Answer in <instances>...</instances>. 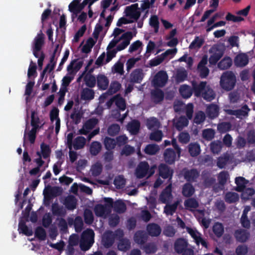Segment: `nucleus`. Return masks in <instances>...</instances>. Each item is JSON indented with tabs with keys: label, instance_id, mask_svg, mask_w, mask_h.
I'll return each instance as SVG.
<instances>
[{
	"label": "nucleus",
	"instance_id": "dca6fc26",
	"mask_svg": "<svg viewBox=\"0 0 255 255\" xmlns=\"http://www.w3.org/2000/svg\"><path fill=\"white\" fill-rule=\"evenodd\" d=\"M208 57L205 56L198 64V70L201 77H206L209 74V70L206 66L207 63Z\"/></svg>",
	"mask_w": 255,
	"mask_h": 255
},
{
	"label": "nucleus",
	"instance_id": "412c9836",
	"mask_svg": "<svg viewBox=\"0 0 255 255\" xmlns=\"http://www.w3.org/2000/svg\"><path fill=\"white\" fill-rule=\"evenodd\" d=\"M97 83L99 89L105 90L109 86V80L105 75L99 74L97 77Z\"/></svg>",
	"mask_w": 255,
	"mask_h": 255
},
{
	"label": "nucleus",
	"instance_id": "f3484780",
	"mask_svg": "<svg viewBox=\"0 0 255 255\" xmlns=\"http://www.w3.org/2000/svg\"><path fill=\"white\" fill-rule=\"evenodd\" d=\"M250 109L247 106H244L240 110H232L230 109L225 110L226 112L231 115H235L237 117L242 118L243 117L246 116Z\"/></svg>",
	"mask_w": 255,
	"mask_h": 255
},
{
	"label": "nucleus",
	"instance_id": "7ed1b4c3",
	"mask_svg": "<svg viewBox=\"0 0 255 255\" xmlns=\"http://www.w3.org/2000/svg\"><path fill=\"white\" fill-rule=\"evenodd\" d=\"M113 206V201L112 198H105L103 203L99 204L95 206L94 212L98 217L106 218L111 212Z\"/></svg>",
	"mask_w": 255,
	"mask_h": 255
},
{
	"label": "nucleus",
	"instance_id": "2eb2a0df",
	"mask_svg": "<svg viewBox=\"0 0 255 255\" xmlns=\"http://www.w3.org/2000/svg\"><path fill=\"white\" fill-rule=\"evenodd\" d=\"M98 120L96 119H91L87 121L84 125L82 128H81L79 132L81 134H86L90 130L95 127L98 124Z\"/></svg>",
	"mask_w": 255,
	"mask_h": 255
},
{
	"label": "nucleus",
	"instance_id": "052dcab7",
	"mask_svg": "<svg viewBox=\"0 0 255 255\" xmlns=\"http://www.w3.org/2000/svg\"><path fill=\"white\" fill-rule=\"evenodd\" d=\"M97 40L94 39L92 38H89L86 41V44L83 46L82 50L85 53H88L96 43Z\"/></svg>",
	"mask_w": 255,
	"mask_h": 255
},
{
	"label": "nucleus",
	"instance_id": "de8ad7c7",
	"mask_svg": "<svg viewBox=\"0 0 255 255\" xmlns=\"http://www.w3.org/2000/svg\"><path fill=\"white\" fill-rule=\"evenodd\" d=\"M235 182L237 184L236 190L239 192L245 188V185L248 183V181L242 177H237Z\"/></svg>",
	"mask_w": 255,
	"mask_h": 255
},
{
	"label": "nucleus",
	"instance_id": "20e7f679",
	"mask_svg": "<svg viewBox=\"0 0 255 255\" xmlns=\"http://www.w3.org/2000/svg\"><path fill=\"white\" fill-rule=\"evenodd\" d=\"M88 0H84L81 2V0H73L70 3L68 6V10L72 13V20L77 18L78 15L82 9L88 4Z\"/></svg>",
	"mask_w": 255,
	"mask_h": 255
},
{
	"label": "nucleus",
	"instance_id": "f257e3e1",
	"mask_svg": "<svg viewBox=\"0 0 255 255\" xmlns=\"http://www.w3.org/2000/svg\"><path fill=\"white\" fill-rule=\"evenodd\" d=\"M192 86L196 96H201L205 100L209 101L214 99L215 93L210 86L207 85L206 82H201L200 83L193 82Z\"/></svg>",
	"mask_w": 255,
	"mask_h": 255
},
{
	"label": "nucleus",
	"instance_id": "c03bdc74",
	"mask_svg": "<svg viewBox=\"0 0 255 255\" xmlns=\"http://www.w3.org/2000/svg\"><path fill=\"white\" fill-rule=\"evenodd\" d=\"M199 204L197 200L193 198H190L185 201L184 206L185 208L191 211L194 210L198 207Z\"/></svg>",
	"mask_w": 255,
	"mask_h": 255
},
{
	"label": "nucleus",
	"instance_id": "4d7b16f0",
	"mask_svg": "<svg viewBox=\"0 0 255 255\" xmlns=\"http://www.w3.org/2000/svg\"><path fill=\"white\" fill-rule=\"evenodd\" d=\"M112 2V0H104L102 1L101 5L103 9L101 13V17H104L106 15L109 13L110 8L109 7Z\"/></svg>",
	"mask_w": 255,
	"mask_h": 255
},
{
	"label": "nucleus",
	"instance_id": "58836bf2",
	"mask_svg": "<svg viewBox=\"0 0 255 255\" xmlns=\"http://www.w3.org/2000/svg\"><path fill=\"white\" fill-rule=\"evenodd\" d=\"M31 125L32 127V128L37 129H38L42 127V125L41 124L39 118L37 116L36 113L34 111L32 112L31 113Z\"/></svg>",
	"mask_w": 255,
	"mask_h": 255
},
{
	"label": "nucleus",
	"instance_id": "423d86ee",
	"mask_svg": "<svg viewBox=\"0 0 255 255\" xmlns=\"http://www.w3.org/2000/svg\"><path fill=\"white\" fill-rule=\"evenodd\" d=\"M125 16L129 17L133 22L136 21L139 18L141 11L137 3L127 6L125 10Z\"/></svg>",
	"mask_w": 255,
	"mask_h": 255
},
{
	"label": "nucleus",
	"instance_id": "c756f323",
	"mask_svg": "<svg viewBox=\"0 0 255 255\" xmlns=\"http://www.w3.org/2000/svg\"><path fill=\"white\" fill-rule=\"evenodd\" d=\"M159 175L163 178L170 177L171 179L172 175V171L170 170L167 166L162 164L159 166Z\"/></svg>",
	"mask_w": 255,
	"mask_h": 255
},
{
	"label": "nucleus",
	"instance_id": "a18cd8bd",
	"mask_svg": "<svg viewBox=\"0 0 255 255\" xmlns=\"http://www.w3.org/2000/svg\"><path fill=\"white\" fill-rule=\"evenodd\" d=\"M149 24L153 29L155 33H157L159 29V22L157 15H151L149 20Z\"/></svg>",
	"mask_w": 255,
	"mask_h": 255
},
{
	"label": "nucleus",
	"instance_id": "393cba45",
	"mask_svg": "<svg viewBox=\"0 0 255 255\" xmlns=\"http://www.w3.org/2000/svg\"><path fill=\"white\" fill-rule=\"evenodd\" d=\"M124 30L116 28L114 29L113 35L114 36V39L110 43V47H115L120 40L121 35L125 33Z\"/></svg>",
	"mask_w": 255,
	"mask_h": 255
},
{
	"label": "nucleus",
	"instance_id": "6e6d98bb",
	"mask_svg": "<svg viewBox=\"0 0 255 255\" xmlns=\"http://www.w3.org/2000/svg\"><path fill=\"white\" fill-rule=\"evenodd\" d=\"M159 150V146L155 144H148L144 149V152L149 155L155 154Z\"/></svg>",
	"mask_w": 255,
	"mask_h": 255
},
{
	"label": "nucleus",
	"instance_id": "0e129e2a",
	"mask_svg": "<svg viewBox=\"0 0 255 255\" xmlns=\"http://www.w3.org/2000/svg\"><path fill=\"white\" fill-rule=\"evenodd\" d=\"M210 148L213 153L218 154L222 148L221 142L218 140L212 142L210 144Z\"/></svg>",
	"mask_w": 255,
	"mask_h": 255
},
{
	"label": "nucleus",
	"instance_id": "680f3d73",
	"mask_svg": "<svg viewBox=\"0 0 255 255\" xmlns=\"http://www.w3.org/2000/svg\"><path fill=\"white\" fill-rule=\"evenodd\" d=\"M242 199L245 200L249 199L255 193L252 188H245L242 191Z\"/></svg>",
	"mask_w": 255,
	"mask_h": 255
},
{
	"label": "nucleus",
	"instance_id": "f8f14e48",
	"mask_svg": "<svg viewBox=\"0 0 255 255\" xmlns=\"http://www.w3.org/2000/svg\"><path fill=\"white\" fill-rule=\"evenodd\" d=\"M167 75L165 72L161 71L154 76L152 83L155 87H163L167 80Z\"/></svg>",
	"mask_w": 255,
	"mask_h": 255
},
{
	"label": "nucleus",
	"instance_id": "8fccbe9b",
	"mask_svg": "<svg viewBox=\"0 0 255 255\" xmlns=\"http://www.w3.org/2000/svg\"><path fill=\"white\" fill-rule=\"evenodd\" d=\"M188 124V120L185 117H180L177 120H174V125L178 130L182 129L184 127Z\"/></svg>",
	"mask_w": 255,
	"mask_h": 255
},
{
	"label": "nucleus",
	"instance_id": "a19ab883",
	"mask_svg": "<svg viewBox=\"0 0 255 255\" xmlns=\"http://www.w3.org/2000/svg\"><path fill=\"white\" fill-rule=\"evenodd\" d=\"M86 143V139L83 136H78L76 137L73 143H72V146L75 149H79L82 148Z\"/></svg>",
	"mask_w": 255,
	"mask_h": 255
},
{
	"label": "nucleus",
	"instance_id": "4468645a",
	"mask_svg": "<svg viewBox=\"0 0 255 255\" xmlns=\"http://www.w3.org/2000/svg\"><path fill=\"white\" fill-rule=\"evenodd\" d=\"M44 42V35L38 34L35 38L34 41L33 54L36 57H39V51Z\"/></svg>",
	"mask_w": 255,
	"mask_h": 255
},
{
	"label": "nucleus",
	"instance_id": "bb28decb",
	"mask_svg": "<svg viewBox=\"0 0 255 255\" xmlns=\"http://www.w3.org/2000/svg\"><path fill=\"white\" fill-rule=\"evenodd\" d=\"M251 207L249 206H246L244 207L243 214L241 218V222L242 226L245 228H249L250 226V222L247 217V214L251 211Z\"/></svg>",
	"mask_w": 255,
	"mask_h": 255
},
{
	"label": "nucleus",
	"instance_id": "ddd939ff",
	"mask_svg": "<svg viewBox=\"0 0 255 255\" xmlns=\"http://www.w3.org/2000/svg\"><path fill=\"white\" fill-rule=\"evenodd\" d=\"M171 186L170 183L160 194L159 199L162 203H169L172 200L173 196L172 194Z\"/></svg>",
	"mask_w": 255,
	"mask_h": 255
},
{
	"label": "nucleus",
	"instance_id": "a878e982",
	"mask_svg": "<svg viewBox=\"0 0 255 255\" xmlns=\"http://www.w3.org/2000/svg\"><path fill=\"white\" fill-rule=\"evenodd\" d=\"M180 202V201L177 200L172 204L166 203L164 208V213L166 215H172L176 212Z\"/></svg>",
	"mask_w": 255,
	"mask_h": 255
},
{
	"label": "nucleus",
	"instance_id": "3c124183",
	"mask_svg": "<svg viewBox=\"0 0 255 255\" xmlns=\"http://www.w3.org/2000/svg\"><path fill=\"white\" fill-rule=\"evenodd\" d=\"M239 199V195L235 192H229L226 193L225 197V201L229 203H234Z\"/></svg>",
	"mask_w": 255,
	"mask_h": 255
},
{
	"label": "nucleus",
	"instance_id": "e433bc0d",
	"mask_svg": "<svg viewBox=\"0 0 255 255\" xmlns=\"http://www.w3.org/2000/svg\"><path fill=\"white\" fill-rule=\"evenodd\" d=\"M232 65V60L229 57L223 58L218 64L219 68L225 70L229 68Z\"/></svg>",
	"mask_w": 255,
	"mask_h": 255
},
{
	"label": "nucleus",
	"instance_id": "09e8293b",
	"mask_svg": "<svg viewBox=\"0 0 255 255\" xmlns=\"http://www.w3.org/2000/svg\"><path fill=\"white\" fill-rule=\"evenodd\" d=\"M179 92L181 96L184 98H189L192 94L190 87L186 85H182L180 87Z\"/></svg>",
	"mask_w": 255,
	"mask_h": 255
},
{
	"label": "nucleus",
	"instance_id": "2f4dec72",
	"mask_svg": "<svg viewBox=\"0 0 255 255\" xmlns=\"http://www.w3.org/2000/svg\"><path fill=\"white\" fill-rule=\"evenodd\" d=\"M184 178L189 181H194L199 176L198 171L194 169L185 170L183 171Z\"/></svg>",
	"mask_w": 255,
	"mask_h": 255
},
{
	"label": "nucleus",
	"instance_id": "72a5a7b5",
	"mask_svg": "<svg viewBox=\"0 0 255 255\" xmlns=\"http://www.w3.org/2000/svg\"><path fill=\"white\" fill-rule=\"evenodd\" d=\"M229 178V175L227 172L222 171L218 176V180L220 184L219 188L223 189L224 185L227 183Z\"/></svg>",
	"mask_w": 255,
	"mask_h": 255
},
{
	"label": "nucleus",
	"instance_id": "13d9d810",
	"mask_svg": "<svg viewBox=\"0 0 255 255\" xmlns=\"http://www.w3.org/2000/svg\"><path fill=\"white\" fill-rule=\"evenodd\" d=\"M189 151L192 156L198 155L200 152V147L198 144L191 143L188 145Z\"/></svg>",
	"mask_w": 255,
	"mask_h": 255
},
{
	"label": "nucleus",
	"instance_id": "4be33fe9",
	"mask_svg": "<svg viewBox=\"0 0 255 255\" xmlns=\"http://www.w3.org/2000/svg\"><path fill=\"white\" fill-rule=\"evenodd\" d=\"M164 158L166 162L172 164L179 157L176 156L175 151L172 149L167 148L164 152Z\"/></svg>",
	"mask_w": 255,
	"mask_h": 255
},
{
	"label": "nucleus",
	"instance_id": "a211bd4d",
	"mask_svg": "<svg viewBox=\"0 0 255 255\" xmlns=\"http://www.w3.org/2000/svg\"><path fill=\"white\" fill-rule=\"evenodd\" d=\"M74 136L73 133H69L67 136V144L70 149L69 157L72 162H74L77 158V154L76 152L72 151V139Z\"/></svg>",
	"mask_w": 255,
	"mask_h": 255
},
{
	"label": "nucleus",
	"instance_id": "774afa93",
	"mask_svg": "<svg viewBox=\"0 0 255 255\" xmlns=\"http://www.w3.org/2000/svg\"><path fill=\"white\" fill-rule=\"evenodd\" d=\"M101 149V143L97 141H94L92 143L90 146V152L93 155H96L100 151Z\"/></svg>",
	"mask_w": 255,
	"mask_h": 255
},
{
	"label": "nucleus",
	"instance_id": "ea45409f",
	"mask_svg": "<svg viewBox=\"0 0 255 255\" xmlns=\"http://www.w3.org/2000/svg\"><path fill=\"white\" fill-rule=\"evenodd\" d=\"M114 47H110V43L109 44L107 50V57L105 60V63H109L114 57L116 56V53L118 51L116 48L114 49Z\"/></svg>",
	"mask_w": 255,
	"mask_h": 255
},
{
	"label": "nucleus",
	"instance_id": "69168bd1",
	"mask_svg": "<svg viewBox=\"0 0 255 255\" xmlns=\"http://www.w3.org/2000/svg\"><path fill=\"white\" fill-rule=\"evenodd\" d=\"M152 97L154 101L158 103L163 100L164 95L161 90L156 89L152 92Z\"/></svg>",
	"mask_w": 255,
	"mask_h": 255
},
{
	"label": "nucleus",
	"instance_id": "c85d7f7f",
	"mask_svg": "<svg viewBox=\"0 0 255 255\" xmlns=\"http://www.w3.org/2000/svg\"><path fill=\"white\" fill-rule=\"evenodd\" d=\"M219 109L218 106L212 104L207 107L206 112L211 119L216 118L219 115Z\"/></svg>",
	"mask_w": 255,
	"mask_h": 255
},
{
	"label": "nucleus",
	"instance_id": "cd10ccee",
	"mask_svg": "<svg viewBox=\"0 0 255 255\" xmlns=\"http://www.w3.org/2000/svg\"><path fill=\"white\" fill-rule=\"evenodd\" d=\"M249 61L248 57L245 54H238L235 59V64L238 67L246 66Z\"/></svg>",
	"mask_w": 255,
	"mask_h": 255
},
{
	"label": "nucleus",
	"instance_id": "c9c22d12",
	"mask_svg": "<svg viewBox=\"0 0 255 255\" xmlns=\"http://www.w3.org/2000/svg\"><path fill=\"white\" fill-rule=\"evenodd\" d=\"M212 230L214 234L218 238L221 237L224 232L223 225L219 222H216L214 224L212 227Z\"/></svg>",
	"mask_w": 255,
	"mask_h": 255
},
{
	"label": "nucleus",
	"instance_id": "e2e57ef3",
	"mask_svg": "<svg viewBox=\"0 0 255 255\" xmlns=\"http://www.w3.org/2000/svg\"><path fill=\"white\" fill-rule=\"evenodd\" d=\"M115 210L119 213H124L126 210L125 204L121 200H118L114 204Z\"/></svg>",
	"mask_w": 255,
	"mask_h": 255
},
{
	"label": "nucleus",
	"instance_id": "b1692460",
	"mask_svg": "<svg viewBox=\"0 0 255 255\" xmlns=\"http://www.w3.org/2000/svg\"><path fill=\"white\" fill-rule=\"evenodd\" d=\"M148 234L152 237H157L159 236L161 232L160 227L156 224H148L146 228Z\"/></svg>",
	"mask_w": 255,
	"mask_h": 255
},
{
	"label": "nucleus",
	"instance_id": "37998d69",
	"mask_svg": "<svg viewBox=\"0 0 255 255\" xmlns=\"http://www.w3.org/2000/svg\"><path fill=\"white\" fill-rule=\"evenodd\" d=\"M195 189L190 183L185 184L182 188V194L185 197L191 196L194 193Z\"/></svg>",
	"mask_w": 255,
	"mask_h": 255
},
{
	"label": "nucleus",
	"instance_id": "6e6552de",
	"mask_svg": "<svg viewBox=\"0 0 255 255\" xmlns=\"http://www.w3.org/2000/svg\"><path fill=\"white\" fill-rule=\"evenodd\" d=\"M176 52V48L168 49L163 53L150 60L149 64L150 66H157L170 55L173 56L175 54Z\"/></svg>",
	"mask_w": 255,
	"mask_h": 255
},
{
	"label": "nucleus",
	"instance_id": "1a4fd4ad",
	"mask_svg": "<svg viewBox=\"0 0 255 255\" xmlns=\"http://www.w3.org/2000/svg\"><path fill=\"white\" fill-rule=\"evenodd\" d=\"M210 54L209 59L210 64L215 65L223 56L224 52L222 48L218 45H214L209 51Z\"/></svg>",
	"mask_w": 255,
	"mask_h": 255
},
{
	"label": "nucleus",
	"instance_id": "aec40b11",
	"mask_svg": "<svg viewBox=\"0 0 255 255\" xmlns=\"http://www.w3.org/2000/svg\"><path fill=\"white\" fill-rule=\"evenodd\" d=\"M82 66V63L78 60H73L68 66L67 70L68 74L74 76Z\"/></svg>",
	"mask_w": 255,
	"mask_h": 255
},
{
	"label": "nucleus",
	"instance_id": "79ce46f5",
	"mask_svg": "<svg viewBox=\"0 0 255 255\" xmlns=\"http://www.w3.org/2000/svg\"><path fill=\"white\" fill-rule=\"evenodd\" d=\"M102 171V165L99 162H97L91 166L90 172L93 176L99 175Z\"/></svg>",
	"mask_w": 255,
	"mask_h": 255
},
{
	"label": "nucleus",
	"instance_id": "6ab92c4d",
	"mask_svg": "<svg viewBox=\"0 0 255 255\" xmlns=\"http://www.w3.org/2000/svg\"><path fill=\"white\" fill-rule=\"evenodd\" d=\"M144 77L143 70L141 69H136L133 71L130 75V81L133 83H139Z\"/></svg>",
	"mask_w": 255,
	"mask_h": 255
},
{
	"label": "nucleus",
	"instance_id": "bf43d9fd",
	"mask_svg": "<svg viewBox=\"0 0 255 255\" xmlns=\"http://www.w3.org/2000/svg\"><path fill=\"white\" fill-rule=\"evenodd\" d=\"M37 130L38 129H34L33 128H32L31 130L27 131V129H26L24 135V140L26 139V138H27L31 143H33L35 140L36 133Z\"/></svg>",
	"mask_w": 255,
	"mask_h": 255
},
{
	"label": "nucleus",
	"instance_id": "5fc2aeb1",
	"mask_svg": "<svg viewBox=\"0 0 255 255\" xmlns=\"http://www.w3.org/2000/svg\"><path fill=\"white\" fill-rule=\"evenodd\" d=\"M139 127V123L137 121H133L128 124L127 128L131 133L135 134L138 132Z\"/></svg>",
	"mask_w": 255,
	"mask_h": 255
},
{
	"label": "nucleus",
	"instance_id": "603ef678",
	"mask_svg": "<svg viewBox=\"0 0 255 255\" xmlns=\"http://www.w3.org/2000/svg\"><path fill=\"white\" fill-rule=\"evenodd\" d=\"M147 239V236L143 232H137L134 236V241L138 244H143Z\"/></svg>",
	"mask_w": 255,
	"mask_h": 255
},
{
	"label": "nucleus",
	"instance_id": "9b49d317",
	"mask_svg": "<svg viewBox=\"0 0 255 255\" xmlns=\"http://www.w3.org/2000/svg\"><path fill=\"white\" fill-rule=\"evenodd\" d=\"M187 232L194 239L195 242L197 245L201 244L203 247L207 248V243L206 241L202 237V235L196 229L186 228Z\"/></svg>",
	"mask_w": 255,
	"mask_h": 255
},
{
	"label": "nucleus",
	"instance_id": "0eeeda50",
	"mask_svg": "<svg viewBox=\"0 0 255 255\" xmlns=\"http://www.w3.org/2000/svg\"><path fill=\"white\" fill-rule=\"evenodd\" d=\"M149 167L146 162H140L136 167L135 174L137 178H142L145 177L148 173V176H150L154 173V170L151 168L149 171Z\"/></svg>",
	"mask_w": 255,
	"mask_h": 255
},
{
	"label": "nucleus",
	"instance_id": "f03ea898",
	"mask_svg": "<svg viewBox=\"0 0 255 255\" xmlns=\"http://www.w3.org/2000/svg\"><path fill=\"white\" fill-rule=\"evenodd\" d=\"M236 83V77L232 71L224 72L221 76L220 85L221 88L226 91L232 90Z\"/></svg>",
	"mask_w": 255,
	"mask_h": 255
},
{
	"label": "nucleus",
	"instance_id": "473e14b6",
	"mask_svg": "<svg viewBox=\"0 0 255 255\" xmlns=\"http://www.w3.org/2000/svg\"><path fill=\"white\" fill-rule=\"evenodd\" d=\"M250 234L248 232L244 230H239L235 232V237L241 242H246L249 238Z\"/></svg>",
	"mask_w": 255,
	"mask_h": 255
},
{
	"label": "nucleus",
	"instance_id": "9d476101",
	"mask_svg": "<svg viewBox=\"0 0 255 255\" xmlns=\"http://www.w3.org/2000/svg\"><path fill=\"white\" fill-rule=\"evenodd\" d=\"M135 34L136 32L133 34L132 32L130 31L122 34L120 37V40L118 43V45L117 46V50L121 51L125 49L129 44L130 41L133 35H135Z\"/></svg>",
	"mask_w": 255,
	"mask_h": 255
},
{
	"label": "nucleus",
	"instance_id": "49530a36",
	"mask_svg": "<svg viewBox=\"0 0 255 255\" xmlns=\"http://www.w3.org/2000/svg\"><path fill=\"white\" fill-rule=\"evenodd\" d=\"M118 9L119 6L118 4H115L110 8V11L108 13L109 15L106 18V23L105 24L106 26H108L110 24L116 11H117Z\"/></svg>",
	"mask_w": 255,
	"mask_h": 255
},
{
	"label": "nucleus",
	"instance_id": "39448f33",
	"mask_svg": "<svg viewBox=\"0 0 255 255\" xmlns=\"http://www.w3.org/2000/svg\"><path fill=\"white\" fill-rule=\"evenodd\" d=\"M94 233L91 229L85 231L82 236L80 247L82 250H88L94 243Z\"/></svg>",
	"mask_w": 255,
	"mask_h": 255
},
{
	"label": "nucleus",
	"instance_id": "f704fd0d",
	"mask_svg": "<svg viewBox=\"0 0 255 255\" xmlns=\"http://www.w3.org/2000/svg\"><path fill=\"white\" fill-rule=\"evenodd\" d=\"M146 126L149 129H154L159 128L161 125L156 118L152 117L146 120Z\"/></svg>",
	"mask_w": 255,
	"mask_h": 255
},
{
	"label": "nucleus",
	"instance_id": "338daca9",
	"mask_svg": "<svg viewBox=\"0 0 255 255\" xmlns=\"http://www.w3.org/2000/svg\"><path fill=\"white\" fill-rule=\"evenodd\" d=\"M65 204L68 209L73 210L76 208V200L73 196H69L66 198Z\"/></svg>",
	"mask_w": 255,
	"mask_h": 255
},
{
	"label": "nucleus",
	"instance_id": "4c0bfd02",
	"mask_svg": "<svg viewBox=\"0 0 255 255\" xmlns=\"http://www.w3.org/2000/svg\"><path fill=\"white\" fill-rule=\"evenodd\" d=\"M81 98L84 100H91L94 97V92L89 88L84 89L81 93Z\"/></svg>",
	"mask_w": 255,
	"mask_h": 255
},
{
	"label": "nucleus",
	"instance_id": "5701e85b",
	"mask_svg": "<svg viewBox=\"0 0 255 255\" xmlns=\"http://www.w3.org/2000/svg\"><path fill=\"white\" fill-rule=\"evenodd\" d=\"M115 234L112 232H106L103 237L102 242L104 246L109 247L114 243Z\"/></svg>",
	"mask_w": 255,
	"mask_h": 255
},
{
	"label": "nucleus",
	"instance_id": "864d4df0",
	"mask_svg": "<svg viewBox=\"0 0 255 255\" xmlns=\"http://www.w3.org/2000/svg\"><path fill=\"white\" fill-rule=\"evenodd\" d=\"M187 76V72L184 69H178L175 75V80L178 83L181 82L185 80Z\"/></svg>",
	"mask_w": 255,
	"mask_h": 255
},
{
	"label": "nucleus",
	"instance_id": "7c9ffc66",
	"mask_svg": "<svg viewBox=\"0 0 255 255\" xmlns=\"http://www.w3.org/2000/svg\"><path fill=\"white\" fill-rule=\"evenodd\" d=\"M188 243L186 240L179 239L175 243L174 248L176 252L182 253L187 247Z\"/></svg>",
	"mask_w": 255,
	"mask_h": 255
}]
</instances>
